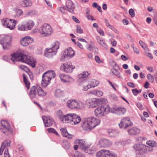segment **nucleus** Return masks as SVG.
<instances>
[{"mask_svg":"<svg viewBox=\"0 0 157 157\" xmlns=\"http://www.w3.org/2000/svg\"><path fill=\"white\" fill-rule=\"evenodd\" d=\"M34 25V23L33 21L29 20L28 21L25 25L27 31L31 30Z\"/></svg>","mask_w":157,"mask_h":157,"instance_id":"31","label":"nucleus"},{"mask_svg":"<svg viewBox=\"0 0 157 157\" xmlns=\"http://www.w3.org/2000/svg\"><path fill=\"white\" fill-rule=\"evenodd\" d=\"M12 25L11 24H8V25L7 26V28L10 29V30H13L14 29L15 26L16 24L17 21L16 20L11 19Z\"/></svg>","mask_w":157,"mask_h":157,"instance_id":"39","label":"nucleus"},{"mask_svg":"<svg viewBox=\"0 0 157 157\" xmlns=\"http://www.w3.org/2000/svg\"><path fill=\"white\" fill-rule=\"evenodd\" d=\"M132 91L133 94L135 96H136L138 94V90L136 89L132 90Z\"/></svg>","mask_w":157,"mask_h":157,"instance_id":"59","label":"nucleus"},{"mask_svg":"<svg viewBox=\"0 0 157 157\" xmlns=\"http://www.w3.org/2000/svg\"><path fill=\"white\" fill-rule=\"evenodd\" d=\"M86 17L89 20H91V21H94L95 20V19L93 18V16L90 14L87 15L86 16Z\"/></svg>","mask_w":157,"mask_h":157,"instance_id":"60","label":"nucleus"},{"mask_svg":"<svg viewBox=\"0 0 157 157\" xmlns=\"http://www.w3.org/2000/svg\"><path fill=\"white\" fill-rule=\"evenodd\" d=\"M66 6L68 10L72 13H74V10L75 8V5L70 0H68L66 2Z\"/></svg>","mask_w":157,"mask_h":157,"instance_id":"20","label":"nucleus"},{"mask_svg":"<svg viewBox=\"0 0 157 157\" xmlns=\"http://www.w3.org/2000/svg\"><path fill=\"white\" fill-rule=\"evenodd\" d=\"M74 157H85V156L82 153L78 151H76L74 154Z\"/></svg>","mask_w":157,"mask_h":157,"instance_id":"47","label":"nucleus"},{"mask_svg":"<svg viewBox=\"0 0 157 157\" xmlns=\"http://www.w3.org/2000/svg\"><path fill=\"white\" fill-rule=\"evenodd\" d=\"M2 25L5 27H7V26L8 25V24H11L12 25V22L11 19L9 18H5L2 19Z\"/></svg>","mask_w":157,"mask_h":157,"instance_id":"33","label":"nucleus"},{"mask_svg":"<svg viewBox=\"0 0 157 157\" xmlns=\"http://www.w3.org/2000/svg\"><path fill=\"white\" fill-rule=\"evenodd\" d=\"M110 63L112 67H113V68L116 67L119 68V67L117 64V63L113 60H111L110 62Z\"/></svg>","mask_w":157,"mask_h":157,"instance_id":"48","label":"nucleus"},{"mask_svg":"<svg viewBox=\"0 0 157 157\" xmlns=\"http://www.w3.org/2000/svg\"><path fill=\"white\" fill-rule=\"evenodd\" d=\"M109 108L106 105H101L97 107L94 110V114L98 118L102 117L105 116L109 111Z\"/></svg>","mask_w":157,"mask_h":157,"instance_id":"6","label":"nucleus"},{"mask_svg":"<svg viewBox=\"0 0 157 157\" xmlns=\"http://www.w3.org/2000/svg\"><path fill=\"white\" fill-rule=\"evenodd\" d=\"M72 18L73 20L77 23H79L80 22V21L77 18L75 17L74 16H72Z\"/></svg>","mask_w":157,"mask_h":157,"instance_id":"62","label":"nucleus"},{"mask_svg":"<svg viewBox=\"0 0 157 157\" xmlns=\"http://www.w3.org/2000/svg\"><path fill=\"white\" fill-rule=\"evenodd\" d=\"M11 59L14 63L15 61L24 62L34 67L36 66V61L32 56L24 54L21 51H17L12 54Z\"/></svg>","mask_w":157,"mask_h":157,"instance_id":"1","label":"nucleus"},{"mask_svg":"<svg viewBox=\"0 0 157 157\" xmlns=\"http://www.w3.org/2000/svg\"><path fill=\"white\" fill-rule=\"evenodd\" d=\"M129 13L132 17H134L135 16V12L133 9H130L129 11Z\"/></svg>","mask_w":157,"mask_h":157,"instance_id":"55","label":"nucleus"},{"mask_svg":"<svg viewBox=\"0 0 157 157\" xmlns=\"http://www.w3.org/2000/svg\"><path fill=\"white\" fill-rule=\"evenodd\" d=\"M12 38L11 36H5L0 38V44H2L3 49L7 50L11 47Z\"/></svg>","mask_w":157,"mask_h":157,"instance_id":"7","label":"nucleus"},{"mask_svg":"<svg viewBox=\"0 0 157 157\" xmlns=\"http://www.w3.org/2000/svg\"><path fill=\"white\" fill-rule=\"evenodd\" d=\"M140 129L136 127L130 128L128 130V132L130 135H135L140 133Z\"/></svg>","mask_w":157,"mask_h":157,"instance_id":"23","label":"nucleus"},{"mask_svg":"<svg viewBox=\"0 0 157 157\" xmlns=\"http://www.w3.org/2000/svg\"><path fill=\"white\" fill-rule=\"evenodd\" d=\"M59 42L58 41H55L52 44V47L51 49L53 50H56L57 52V50L59 48Z\"/></svg>","mask_w":157,"mask_h":157,"instance_id":"38","label":"nucleus"},{"mask_svg":"<svg viewBox=\"0 0 157 157\" xmlns=\"http://www.w3.org/2000/svg\"><path fill=\"white\" fill-rule=\"evenodd\" d=\"M106 106L107 107H108V108H109V111L108 112V113L109 112H111L115 114L117 107H113V108H110L109 105H106Z\"/></svg>","mask_w":157,"mask_h":157,"instance_id":"45","label":"nucleus"},{"mask_svg":"<svg viewBox=\"0 0 157 157\" xmlns=\"http://www.w3.org/2000/svg\"><path fill=\"white\" fill-rule=\"evenodd\" d=\"M4 157H11L8 152V150L7 148L5 149L4 153Z\"/></svg>","mask_w":157,"mask_h":157,"instance_id":"53","label":"nucleus"},{"mask_svg":"<svg viewBox=\"0 0 157 157\" xmlns=\"http://www.w3.org/2000/svg\"><path fill=\"white\" fill-rule=\"evenodd\" d=\"M4 147H5V148L6 147L9 146L10 145V143L7 141H5L3 142L2 144Z\"/></svg>","mask_w":157,"mask_h":157,"instance_id":"51","label":"nucleus"},{"mask_svg":"<svg viewBox=\"0 0 157 157\" xmlns=\"http://www.w3.org/2000/svg\"><path fill=\"white\" fill-rule=\"evenodd\" d=\"M133 147L136 151L139 152L136 154V157H144V153H146L153 150L151 147L142 144H136Z\"/></svg>","mask_w":157,"mask_h":157,"instance_id":"3","label":"nucleus"},{"mask_svg":"<svg viewBox=\"0 0 157 157\" xmlns=\"http://www.w3.org/2000/svg\"><path fill=\"white\" fill-rule=\"evenodd\" d=\"M103 92L101 90H96V96L100 97L103 95Z\"/></svg>","mask_w":157,"mask_h":157,"instance_id":"54","label":"nucleus"},{"mask_svg":"<svg viewBox=\"0 0 157 157\" xmlns=\"http://www.w3.org/2000/svg\"><path fill=\"white\" fill-rule=\"evenodd\" d=\"M45 127H49L51 126L53 122L52 118L50 117L43 116L42 117Z\"/></svg>","mask_w":157,"mask_h":157,"instance_id":"19","label":"nucleus"},{"mask_svg":"<svg viewBox=\"0 0 157 157\" xmlns=\"http://www.w3.org/2000/svg\"><path fill=\"white\" fill-rule=\"evenodd\" d=\"M99 101L98 99L89 98L86 100V103L89 108H94L98 105Z\"/></svg>","mask_w":157,"mask_h":157,"instance_id":"14","label":"nucleus"},{"mask_svg":"<svg viewBox=\"0 0 157 157\" xmlns=\"http://www.w3.org/2000/svg\"><path fill=\"white\" fill-rule=\"evenodd\" d=\"M57 51L56 50H53L51 48H46L44 53V55L46 57L51 58L54 56L55 55Z\"/></svg>","mask_w":157,"mask_h":157,"instance_id":"18","label":"nucleus"},{"mask_svg":"<svg viewBox=\"0 0 157 157\" xmlns=\"http://www.w3.org/2000/svg\"><path fill=\"white\" fill-rule=\"evenodd\" d=\"M11 56V59H10V58H9V57L7 56L6 55L4 56H3L2 58H3V60H4L7 61H10V59H11L12 57V56ZM11 60H12V59H11ZM11 60L13 62V61L12 60Z\"/></svg>","mask_w":157,"mask_h":157,"instance_id":"56","label":"nucleus"},{"mask_svg":"<svg viewBox=\"0 0 157 157\" xmlns=\"http://www.w3.org/2000/svg\"><path fill=\"white\" fill-rule=\"evenodd\" d=\"M62 135L64 137H66L69 139H71L73 138L74 136L70 134L68 132L66 128H62L60 129Z\"/></svg>","mask_w":157,"mask_h":157,"instance_id":"28","label":"nucleus"},{"mask_svg":"<svg viewBox=\"0 0 157 157\" xmlns=\"http://www.w3.org/2000/svg\"><path fill=\"white\" fill-rule=\"evenodd\" d=\"M105 22L107 27L109 28H112V26L109 24L108 21L107 19L105 20Z\"/></svg>","mask_w":157,"mask_h":157,"instance_id":"57","label":"nucleus"},{"mask_svg":"<svg viewBox=\"0 0 157 157\" xmlns=\"http://www.w3.org/2000/svg\"><path fill=\"white\" fill-rule=\"evenodd\" d=\"M76 100L70 99L68 100L66 102L67 106L70 109L75 108Z\"/></svg>","mask_w":157,"mask_h":157,"instance_id":"26","label":"nucleus"},{"mask_svg":"<svg viewBox=\"0 0 157 157\" xmlns=\"http://www.w3.org/2000/svg\"><path fill=\"white\" fill-rule=\"evenodd\" d=\"M100 122L101 121L99 118L94 117H90L82 120L81 126L86 130H91L99 125Z\"/></svg>","mask_w":157,"mask_h":157,"instance_id":"2","label":"nucleus"},{"mask_svg":"<svg viewBox=\"0 0 157 157\" xmlns=\"http://www.w3.org/2000/svg\"><path fill=\"white\" fill-rule=\"evenodd\" d=\"M119 69V67L118 69L117 68H114L112 70V72L117 77L121 78H122V76H121L120 73L118 71Z\"/></svg>","mask_w":157,"mask_h":157,"instance_id":"36","label":"nucleus"},{"mask_svg":"<svg viewBox=\"0 0 157 157\" xmlns=\"http://www.w3.org/2000/svg\"><path fill=\"white\" fill-rule=\"evenodd\" d=\"M19 67L22 70L25 71L27 72L29 70V68L26 66L21 65L19 66Z\"/></svg>","mask_w":157,"mask_h":157,"instance_id":"50","label":"nucleus"},{"mask_svg":"<svg viewBox=\"0 0 157 157\" xmlns=\"http://www.w3.org/2000/svg\"><path fill=\"white\" fill-rule=\"evenodd\" d=\"M75 52L71 47H69L66 49L64 51L63 55L60 59L61 61L64 60V58L66 57L71 58L75 56Z\"/></svg>","mask_w":157,"mask_h":157,"instance_id":"13","label":"nucleus"},{"mask_svg":"<svg viewBox=\"0 0 157 157\" xmlns=\"http://www.w3.org/2000/svg\"><path fill=\"white\" fill-rule=\"evenodd\" d=\"M23 78V81L25 85L28 89H29L30 87V82L27 79L26 76L24 74H22Z\"/></svg>","mask_w":157,"mask_h":157,"instance_id":"37","label":"nucleus"},{"mask_svg":"<svg viewBox=\"0 0 157 157\" xmlns=\"http://www.w3.org/2000/svg\"><path fill=\"white\" fill-rule=\"evenodd\" d=\"M47 130L48 131V132L49 133H53L57 136L59 135L57 132L54 128H49L47 129Z\"/></svg>","mask_w":157,"mask_h":157,"instance_id":"43","label":"nucleus"},{"mask_svg":"<svg viewBox=\"0 0 157 157\" xmlns=\"http://www.w3.org/2000/svg\"><path fill=\"white\" fill-rule=\"evenodd\" d=\"M37 94V86H35L32 87L30 90L29 93V95L31 98H33L36 97Z\"/></svg>","mask_w":157,"mask_h":157,"instance_id":"29","label":"nucleus"},{"mask_svg":"<svg viewBox=\"0 0 157 157\" xmlns=\"http://www.w3.org/2000/svg\"><path fill=\"white\" fill-rule=\"evenodd\" d=\"M95 59L96 61L98 63H101L102 61L100 59L99 57L98 56H96L95 57Z\"/></svg>","mask_w":157,"mask_h":157,"instance_id":"58","label":"nucleus"},{"mask_svg":"<svg viewBox=\"0 0 157 157\" xmlns=\"http://www.w3.org/2000/svg\"><path fill=\"white\" fill-rule=\"evenodd\" d=\"M99 143L101 147H107L110 146L112 143L108 139H103L99 141Z\"/></svg>","mask_w":157,"mask_h":157,"instance_id":"22","label":"nucleus"},{"mask_svg":"<svg viewBox=\"0 0 157 157\" xmlns=\"http://www.w3.org/2000/svg\"><path fill=\"white\" fill-rule=\"evenodd\" d=\"M59 77L61 80L64 82H70L73 80L72 77L63 74H60Z\"/></svg>","mask_w":157,"mask_h":157,"instance_id":"21","label":"nucleus"},{"mask_svg":"<svg viewBox=\"0 0 157 157\" xmlns=\"http://www.w3.org/2000/svg\"><path fill=\"white\" fill-rule=\"evenodd\" d=\"M126 112V109L124 108L117 107L115 114L121 115L124 114Z\"/></svg>","mask_w":157,"mask_h":157,"instance_id":"32","label":"nucleus"},{"mask_svg":"<svg viewBox=\"0 0 157 157\" xmlns=\"http://www.w3.org/2000/svg\"><path fill=\"white\" fill-rule=\"evenodd\" d=\"M18 29L19 30L21 31H27L26 29L25 26V25H19L18 26Z\"/></svg>","mask_w":157,"mask_h":157,"instance_id":"46","label":"nucleus"},{"mask_svg":"<svg viewBox=\"0 0 157 157\" xmlns=\"http://www.w3.org/2000/svg\"><path fill=\"white\" fill-rule=\"evenodd\" d=\"M33 40V38L29 36H27L23 38L20 40V43L23 46H26L32 43Z\"/></svg>","mask_w":157,"mask_h":157,"instance_id":"17","label":"nucleus"},{"mask_svg":"<svg viewBox=\"0 0 157 157\" xmlns=\"http://www.w3.org/2000/svg\"><path fill=\"white\" fill-rule=\"evenodd\" d=\"M132 124V123L129 117H124L121 119L119 125L120 128L125 129Z\"/></svg>","mask_w":157,"mask_h":157,"instance_id":"11","label":"nucleus"},{"mask_svg":"<svg viewBox=\"0 0 157 157\" xmlns=\"http://www.w3.org/2000/svg\"><path fill=\"white\" fill-rule=\"evenodd\" d=\"M99 84V81L95 79H92L88 85L83 87V90L85 91H87L90 88L95 87L98 85Z\"/></svg>","mask_w":157,"mask_h":157,"instance_id":"16","label":"nucleus"},{"mask_svg":"<svg viewBox=\"0 0 157 157\" xmlns=\"http://www.w3.org/2000/svg\"><path fill=\"white\" fill-rule=\"evenodd\" d=\"M87 48L90 51H92L93 50V47L90 44H88L87 45Z\"/></svg>","mask_w":157,"mask_h":157,"instance_id":"64","label":"nucleus"},{"mask_svg":"<svg viewBox=\"0 0 157 157\" xmlns=\"http://www.w3.org/2000/svg\"><path fill=\"white\" fill-rule=\"evenodd\" d=\"M76 31L78 33H83V30L82 29L81 27L79 25L77 26Z\"/></svg>","mask_w":157,"mask_h":157,"instance_id":"52","label":"nucleus"},{"mask_svg":"<svg viewBox=\"0 0 157 157\" xmlns=\"http://www.w3.org/2000/svg\"><path fill=\"white\" fill-rule=\"evenodd\" d=\"M20 5L24 7H28L32 5V3L30 0H21L19 2Z\"/></svg>","mask_w":157,"mask_h":157,"instance_id":"25","label":"nucleus"},{"mask_svg":"<svg viewBox=\"0 0 157 157\" xmlns=\"http://www.w3.org/2000/svg\"><path fill=\"white\" fill-rule=\"evenodd\" d=\"M56 73L52 70H50L45 72L42 76L41 85L42 87H46L49 84L51 79L55 77Z\"/></svg>","mask_w":157,"mask_h":157,"instance_id":"4","label":"nucleus"},{"mask_svg":"<svg viewBox=\"0 0 157 157\" xmlns=\"http://www.w3.org/2000/svg\"><path fill=\"white\" fill-rule=\"evenodd\" d=\"M75 67L72 65L70 62H68L67 63H64L60 67L61 70L66 73H71L72 72L73 69H75Z\"/></svg>","mask_w":157,"mask_h":157,"instance_id":"12","label":"nucleus"},{"mask_svg":"<svg viewBox=\"0 0 157 157\" xmlns=\"http://www.w3.org/2000/svg\"><path fill=\"white\" fill-rule=\"evenodd\" d=\"M55 96L58 98H60L64 95V93L63 91H62L61 90L58 89H56L55 91Z\"/></svg>","mask_w":157,"mask_h":157,"instance_id":"34","label":"nucleus"},{"mask_svg":"<svg viewBox=\"0 0 157 157\" xmlns=\"http://www.w3.org/2000/svg\"><path fill=\"white\" fill-rule=\"evenodd\" d=\"M97 40L98 43L103 47L105 48H106L107 47V45L106 44L104 40L101 39L100 38H97Z\"/></svg>","mask_w":157,"mask_h":157,"instance_id":"41","label":"nucleus"},{"mask_svg":"<svg viewBox=\"0 0 157 157\" xmlns=\"http://www.w3.org/2000/svg\"><path fill=\"white\" fill-rule=\"evenodd\" d=\"M108 132L111 136H114L117 134L116 131L114 130H109L108 131Z\"/></svg>","mask_w":157,"mask_h":157,"instance_id":"44","label":"nucleus"},{"mask_svg":"<svg viewBox=\"0 0 157 157\" xmlns=\"http://www.w3.org/2000/svg\"><path fill=\"white\" fill-rule=\"evenodd\" d=\"M57 115L61 121L63 123H65L67 117V114L63 115L62 112L59 110L57 112Z\"/></svg>","mask_w":157,"mask_h":157,"instance_id":"24","label":"nucleus"},{"mask_svg":"<svg viewBox=\"0 0 157 157\" xmlns=\"http://www.w3.org/2000/svg\"><path fill=\"white\" fill-rule=\"evenodd\" d=\"M36 13V11L35 10H30L27 13V14L28 15H32L33 14Z\"/></svg>","mask_w":157,"mask_h":157,"instance_id":"61","label":"nucleus"},{"mask_svg":"<svg viewBox=\"0 0 157 157\" xmlns=\"http://www.w3.org/2000/svg\"><path fill=\"white\" fill-rule=\"evenodd\" d=\"M146 144L149 146H150L151 147H151L152 149V147H154L156 145V142L154 141H147L146 142Z\"/></svg>","mask_w":157,"mask_h":157,"instance_id":"42","label":"nucleus"},{"mask_svg":"<svg viewBox=\"0 0 157 157\" xmlns=\"http://www.w3.org/2000/svg\"><path fill=\"white\" fill-rule=\"evenodd\" d=\"M90 74L87 71H84L82 72L78 76V78L77 80L78 82H80L82 80V79L87 78Z\"/></svg>","mask_w":157,"mask_h":157,"instance_id":"27","label":"nucleus"},{"mask_svg":"<svg viewBox=\"0 0 157 157\" xmlns=\"http://www.w3.org/2000/svg\"><path fill=\"white\" fill-rule=\"evenodd\" d=\"M0 129L6 135H8L9 133L12 131L9 123L6 120H2L0 122Z\"/></svg>","mask_w":157,"mask_h":157,"instance_id":"9","label":"nucleus"},{"mask_svg":"<svg viewBox=\"0 0 157 157\" xmlns=\"http://www.w3.org/2000/svg\"><path fill=\"white\" fill-rule=\"evenodd\" d=\"M147 78L150 82L152 83H153L154 82V77L151 74H148L147 75Z\"/></svg>","mask_w":157,"mask_h":157,"instance_id":"49","label":"nucleus"},{"mask_svg":"<svg viewBox=\"0 0 157 157\" xmlns=\"http://www.w3.org/2000/svg\"><path fill=\"white\" fill-rule=\"evenodd\" d=\"M75 108L78 109H82L85 107L84 104L81 101L76 100Z\"/></svg>","mask_w":157,"mask_h":157,"instance_id":"35","label":"nucleus"},{"mask_svg":"<svg viewBox=\"0 0 157 157\" xmlns=\"http://www.w3.org/2000/svg\"><path fill=\"white\" fill-rule=\"evenodd\" d=\"M37 94L40 96L44 97L47 94V92L44 91L39 86H37Z\"/></svg>","mask_w":157,"mask_h":157,"instance_id":"30","label":"nucleus"},{"mask_svg":"<svg viewBox=\"0 0 157 157\" xmlns=\"http://www.w3.org/2000/svg\"><path fill=\"white\" fill-rule=\"evenodd\" d=\"M74 144H78L82 149H86L89 147L90 145L87 144L84 140L77 139L74 141Z\"/></svg>","mask_w":157,"mask_h":157,"instance_id":"15","label":"nucleus"},{"mask_svg":"<svg viewBox=\"0 0 157 157\" xmlns=\"http://www.w3.org/2000/svg\"><path fill=\"white\" fill-rule=\"evenodd\" d=\"M81 118L75 113H70L67 114V117L65 123L76 125L79 124L81 121Z\"/></svg>","mask_w":157,"mask_h":157,"instance_id":"8","label":"nucleus"},{"mask_svg":"<svg viewBox=\"0 0 157 157\" xmlns=\"http://www.w3.org/2000/svg\"><path fill=\"white\" fill-rule=\"evenodd\" d=\"M97 32H98V33L100 34L101 35L104 36V31L102 30H101V29H98L97 30Z\"/></svg>","mask_w":157,"mask_h":157,"instance_id":"63","label":"nucleus"},{"mask_svg":"<svg viewBox=\"0 0 157 157\" xmlns=\"http://www.w3.org/2000/svg\"><path fill=\"white\" fill-rule=\"evenodd\" d=\"M38 31L40 36L43 37L50 36L53 32L51 26L46 23L44 24L40 27Z\"/></svg>","mask_w":157,"mask_h":157,"instance_id":"5","label":"nucleus"},{"mask_svg":"<svg viewBox=\"0 0 157 157\" xmlns=\"http://www.w3.org/2000/svg\"><path fill=\"white\" fill-rule=\"evenodd\" d=\"M97 157H117V155L114 153L106 149H102L97 152Z\"/></svg>","mask_w":157,"mask_h":157,"instance_id":"10","label":"nucleus"},{"mask_svg":"<svg viewBox=\"0 0 157 157\" xmlns=\"http://www.w3.org/2000/svg\"><path fill=\"white\" fill-rule=\"evenodd\" d=\"M140 45L144 49L149 51V48H148L147 45L142 40H140L139 42Z\"/></svg>","mask_w":157,"mask_h":157,"instance_id":"40","label":"nucleus"}]
</instances>
